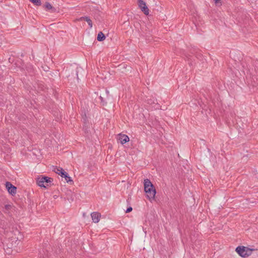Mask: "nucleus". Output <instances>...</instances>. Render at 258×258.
<instances>
[{
	"label": "nucleus",
	"mask_w": 258,
	"mask_h": 258,
	"mask_svg": "<svg viewBox=\"0 0 258 258\" xmlns=\"http://www.w3.org/2000/svg\"><path fill=\"white\" fill-rule=\"evenodd\" d=\"M52 181L53 179L51 178L43 176H40L37 179V184L40 187L45 188L49 186Z\"/></svg>",
	"instance_id": "obj_3"
},
{
	"label": "nucleus",
	"mask_w": 258,
	"mask_h": 258,
	"mask_svg": "<svg viewBox=\"0 0 258 258\" xmlns=\"http://www.w3.org/2000/svg\"><path fill=\"white\" fill-rule=\"evenodd\" d=\"M255 249L244 246H238L235 249V251L242 257H246L250 255Z\"/></svg>",
	"instance_id": "obj_2"
},
{
	"label": "nucleus",
	"mask_w": 258,
	"mask_h": 258,
	"mask_svg": "<svg viewBox=\"0 0 258 258\" xmlns=\"http://www.w3.org/2000/svg\"><path fill=\"white\" fill-rule=\"evenodd\" d=\"M216 4H218L220 3V0H214Z\"/></svg>",
	"instance_id": "obj_15"
},
{
	"label": "nucleus",
	"mask_w": 258,
	"mask_h": 258,
	"mask_svg": "<svg viewBox=\"0 0 258 258\" xmlns=\"http://www.w3.org/2000/svg\"><path fill=\"white\" fill-rule=\"evenodd\" d=\"M101 215L98 212H93L91 214V217L94 223H98L100 220Z\"/></svg>",
	"instance_id": "obj_7"
},
{
	"label": "nucleus",
	"mask_w": 258,
	"mask_h": 258,
	"mask_svg": "<svg viewBox=\"0 0 258 258\" xmlns=\"http://www.w3.org/2000/svg\"><path fill=\"white\" fill-rule=\"evenodd\" d=\"M132 210H133L132 208L130 207L127 209V210L126 211V213H129V212H131Z\"/></svg>",
	"instance_id": "obj_14"
},
{
	"label": "nucleus",
	"mask_w": 258,
	"mask_h": 258,
	"mask_svg": "<svg viewBox=\"0 0 258 258\" xmlns=\"http://www.w3.org/2000/svg\"><path fill=\"white\" fill-rule=\"evenodd\" d=\"M105 35L102 32H100L98 34L97 40L98 41H102L104 40L105 39Z\"/></svg>",
	"instance_id": "obj_10"
},
{
	"label": "nucleus",
	"mask_w": 258,
	"mask_h": 258,
	"mask_svg": "<svg viewBox=\"0 0 258 258\" xmlns=\"http://www.w3.org/2000/svg\"><path fill=\"white\" fill-rule=\"evenodd\" d=\"M54 171L56 173L60 175L61 177H63L66 172L62 168H56L54 169Z\"/></svg>",
	"instance_id": "obj_8"
},
{
	"label": "nucleus",
	"mask_w": 258,
	"mask_h": 258,
	"mask_svg": "<svg viewBox=\"0 0 258 258\" xmlns=\"http://www.w3.org/2000/svg\"><path fill=\"white\" fill-rule=\"evenodd\" d=\"M34 5L37 6H40L41 5V2L40 0H30Z\"/></svg>",
	"instance_id": "obj_13"
},
{
	"label": "nucleus",
	"mask_w": 258,
	"mask_h": 258,
	"mask_svg": "<svg viewBox=\"0 0 258 258\" xmlns=\"http://www.w3.org/2000/svg\"><path fill=\"white\" fill-rule=\"evenodd\" d=\"M117 140L118 141H119L120 143L121 144H124L128 142H129L130 141V138L129 137L126 135H124V134H119L118 135V138H117Z\"/></svg>",
	"instance_id": "obj_6"
},
{
	"label": "nucleus",
	"mask_w": 258,
	"mask_h": 258,
	"mask_svg": "<svg viewBox=\"0 0 258 258\" xmlns=\"http://www.w3.org/2000/svg\"><path fill=\"white\" fill-rule=\"evenodd\" d=\"M144 186L147 198L150 201H152L155 199L156 194L154 185L149 179H146L144 181Z\"/></svg>",
	"instance_id": "obj_1"
},
{
	"label": "nucleus",
	"mask_w": 258,
	"mask_h": 258,
	"mask_svg": "<svg viewBox=\"0 0 258 258\" xmlns=\"http://www.w3.org/2000/svg\"><path fill=\"white\" fill-rule=\"evenodd\" d=\"M81 19L85 20L87 22V23L88 24V25L90 26V27H92V21L88 17H85V18L82 17L81 18Z\"/></svg>",
	"instance_id": "obj_11"
},
{
	"label": "nucleus",
	"mask_w": 258,
	"mask_h": 258,
	"mask_svg": "<svg viewBox=\"0 0 258 258\" xmlns=\"http://www.w3.org/2000/svg\"><path fill=\"white\" fill-rule=\"evenodd\" d=\"M6 188L9 193L12 195H15L16 194L17 187L13 185L10 182H7L6 183Z\"/></svg>",
	"instance_id": "obj_5"
},
{
	"label": "nucleus",
	"mask_w": 258,
	"mask_h": 258,
	"mask_svg": "<svg viewBox=\"0 0 258 258\" xmlns=\"http://www.w3.org/2000/svg\"><path fill=\"white\" fill-rule=\"evenodd\" d=\"M44 7L47 11H51V12H54V11L53 7L49 3H46L44 5Z\"/></svg>",
	"instance_id": "obj_9"
},
{
	"label": "nucleus",
	"mask_w": 258,
	"mask_h": 258,
	"mask_svg": "<svg viewBox=\"0 0 258 258\" xmlns=\"http://www.w3.org/2000/svg\"><path fill=\"white\" fill-rule=\"evenodd\" d=\"M138 5L142 11L146 15H148L149 13V10L147 8L146 4L143 0H138Z\"/></svg>",
	"instance_id": "obj_4"
},
{
	"label": "nucleus",
	"mask_w": 258,
	"mask_h": 258,
	"mask_svg": "<svg viewBox=\"0 0 258 258\" xmlns=\"http://www.w3.org/2000/svg\"><path fill=\"white\" fill-rule=\"evenodd\" d=\"M63 177H64L67 182H69L70 181H72V180L71 179V178L68 176L67 172H66V174H64L63 176Z\"/></svg>",
	"instance_id": "obj_12"
}]
</instances>
